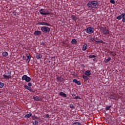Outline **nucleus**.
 <instances>
[{"label":"nucleus","instance_id":"nucleus-13","mask_svg":"<svg viewBox=\"0 0 125 125\" xmlns=\"http://www.w3.org/2000/svg\"><path fill=\"white\" fill-rule=\"evenodd\" d=\"M71 17L72 20L74 21L75 22L78 20V17L74 15H71Z\"/></svg>","mask_w":125,"mask_h":125},{"label":"nucleus","instance_id":"nucleus-39","mask_svg":"<svg viewBox=\"0 0 125 125\" xmlns=\"http://www.w3.org/2000/svg\"><path fill=\"white\" fill-rule=\"evenodd\" d=\"M101 42V43H103L104 42H103V41L102 40H101V41H99V42Z\"/></svg>","mask_w":125,"mask_h":125},{"label":"nucleus","instance_id":"nucleus-2","mask_svg":"<svg viewBox=\"0 0 125 125\" xmlns=\"http://www.w3.org/2000/svg\"><path fill=\"white\" fill-rule=\"evenodd\" d=\"M31 86H32V83L28 82L27 85H24V88H25V89L29 90L30 92H35V89H33Z\"/></svg>","mask_w":125,"mask_h":125},{"label":"nucleus","instance_id":"nucleus-3","mask_svg":"<svg viewBox=\"0 0 125 125\" xmlns=\"http://www.w3.org/2000/svg\"><path fill=\"white\" fill-rule=\"evenodd\" d=\"M39 12L41 15H49V14H50V11H48V9H41Z\"/></svg>","mask_w":125,"mask_h":125},{"label":"nucleus","instance_id":"nucleus-32","mask_svg":"<svg viewBox=\"0 0 125 125\" xmlns=\"http://www.w3.org/2000/svg\"><path fill=\"white\" fill-rule=\"evenodd\" d=\"M33 125H39V122L38 121H35L34 122H33Z\"/></svg>","mask_w":125,"mask_h":125},{"label":"nucleus","instance_id":"nucleus-7","mask_svg":"<svg viewBox=\"0 0 125 125\" xmlns=\"http://www.w3.org/2000/svg\"><path fill=\"white\" fill-rule=\"evenodd\" d=\"M21 79L22 81H25L26 83H29V82H31V77L27 76L26 75H23Z\"/></svg>","mask_w":125,"mask_h":125},{"label":"nucleus","instance_id":"nucleus-20","mask_svg":"<svg viewBox=\"0 0 125 125\" xmlns=\"http://www.w3.org/2000/svg\"><path fill=\"white\" fill-rule=\"evenodd\" d=\"M2 55L3 57H6L8 56V53L7 52H3Z\"/></svg>","mask_w":125,"mask_h":125},{"label":"nucleus","instance_id":"nucleus-23","mask_svg":"<svg viewBox=\"0 0 125 125\" xmlns=\"http://www.w3.org/2000/svg\"><path fill=\"white\" fill-rule=\"evenodd\" d=\"M33 99L35 100V101H39L40 100V98L38 97V96H33Z\"/></svg>","mask_w":125,"mask_h":125},{"label":"nucleus","instance_id":"nucleus-34","mask_svg":"<svg viewBox=\"0 0 125 125\" xmlns=\"http://www.w3.org/2000/svg\"><path fill=\"white\" fill-rule=\"evenodd\" d=\"M94 42H99V40H98L97 38H95L93 39Z\"/></svg>","mask_w":125,"mask_h":125},{"label":"nucleus","instance_id":"nucleus-11","mask_svg":"<svg viewBox=\"0 0 125 125\" xmlns=\"http://www.w3.org/2000/svg\"><path fill=\"white\" fill-rule=\"evenodd\" d=\"M33 34L34 35V36H41L42 35V31L39 30H36L34 32Z\"/></svg>","mask_w":125,"mask_h":125},{"label":"nucleus","instance_id":"nucleus-21","mask_svg":"<svg viewBox=\"0 0 125 125\" xmlns=\"http://www.w3.org/2000/svg\"><path fill=\"white\" fill-rule=\"evenodd\" d=\"M77 40L76 39H72L71 41V43L72 44H76V43H77Z\"/></svg>","mask_w":125,"mask_h":125},{"label":"nucleus","instance_id":"nucleus-18","mask_svg":"<svg viewBox=\"0 0 125 125\" xmlns=\"http://www.w3.org/2000/svg\"><path fill=\"white\" fill-rule=\"evenodd\" d=\"M32 117V113H28L25 115L24 118L25 119H29Z\"/></svg>","mask_w":125,"mask_h":125},{"label":"nucleus","instance_id":"nucleus-28","mask_svg":"<svg viewBox=\"0 0 125 125\" xmlns=\"http://www.w3.org/2000/svg\"><path fill=\"white\" fill-rule=\"evenodd\" d=\"M89 58H95L96 57V55H90L88 56Z\"/></svg>","mask_w":125,"mask_h":125},{"label":"nucleus","instance_id":"nucleus-30","mask_svg":"<svg viewBox=\"0 0 125 125\" xmlns=\"http://www.w3.org/2000/svg\"><path fill=\"white\" fill-rule=\"evenodd\" d=\"M3 86H4V83L0 82V88H2V87H3Z\"/></svg>","mask_w":125,"mask_h":125},{"label":"nucleus","instance_id":"nucleus-38","mask_svg":"<svg viewBox=\"0 0 125 125\" xmlns=\"http://www.w3.org/2000/svg\"><path fill=\"white\" fill-rule=\"evenodd\" d=\"M73 76H74V77H78V74L75 73L73 74Z\"/></svg>","mask_w":125,"mask_h":125},{"label":"nucleus","instance_id":"nucleus-36","mask_svg":"<svg viewBox=\"0 0 125 125\" xmlns=\"http://www.w3.org/2000/svg\"><path fill=\"white\" fill-rule=\"evenodd\" d=\"M13 14L14 15V16H16V15H17V13L14 12H13Z\"/></svg>","mask_w":125,"mask_h":125},{"label":"nucleus","instance_id":"nucleus-8","mask_svg":"<svg viewBox=\"0 0 125 125\" xmlns=\"http://www.w3.org/2000/svg\"><path fill=\"white\" fill-rule=\"evenodd\" d=\"M108 98H110V99H113L114 100H119V99H120V97H118L116 94H111Z\"/></svg>","mask_w":125,"mask_h":125},{"label":"nucleus","instance_id":"nucleus-19","mask_svg":"<svg viewBox=\"0 0 125 125\" xmlns=\"http://www.w3.org/2000/svg\"><path fill=\"white\" fill-rule=\"evenodd\" d=\"M42 55L41 54L38 53L36 55V58H37V59H41V58H42Z\"/></svg>","mask_w":125,"mask_h":125},{"label":"nucleus","instance_id":"nucleus-43","mask_svg":"<svg viewBox=\"0 0 125 125\" xmlns=\"http://www.w3.org/2000/svg\"><path fill=\"white\" fill-rule=\"evenodd\" d=\"M82 66L83 68H85V65H84V64H82Z\"/></svg>","mask_w":125,"mask_h":125},{"label":"nucleus","instance_id":"nucleus-5","mask_svg":"<svg viewBox=\"0 0 125 125\" xmlns=\"http://www.w3.org/2000/svg\"><path fill=\"white\" fill-rule=\"evenodd\" d=\"M41 31L43 33H50V28L47 26H42L41 27Z\"/></svg>","mask_w":125,"mask_h":125},{"label":"nucleus","instance_id":"nucleus-22","mask_svg":"<svg viewBox=\"0 0 125 125\" xmlns=\"http://www.w3.org/2000/svg\"><path fill=\"white\" fill-rule=\"evenodd\" d=\"M122 16H123L122 22L125 23V13H122Z\"/></svg>","mask_w":125,"mask_h":125},{"label":"nucleus","instance_id":"nucleus-37","mask_svg":"<svg viewBox=\"0 0 125 125\" xmlns=\"http://www.w3.org/2000/svg\"><path fill=\"white\" fill-rule=\"evenodd\" d=\"M46 118H47V119H49V114H46Z\"/></svg>","mask_w":125,"mask_h":125},{"label":"nucleus","instance_id":"nucleus-17","mask_svg":"<svg viewBox=\"0 0 125 125\" xmlns=\"http://www.w3.org/2000/svg\"><path fill=\"white\" fill-rule=\"evenodd\" d=\"M86 48H87V45L86 44V43H84L82 48V50H83V51H85V50H86Z\"/></svg>","mask_w":125,"mask_h":125},{"label":"nucleus","instance_id":"nucleus-4","mask_svg":"<svg viewBox=\"0 0 125 125\" xmlns=\"http://www.w3.org/2000/svg\"><path fill=\"white\" fill-rule=\"evenodd\" d=\"M3 77L5 80H9V79H12V76L11 75V71H7V73L3 75Z\"/></svg>","mask_w":125,"mask_h":125},{"label":"nucleus","instance_id":"nucleus-44","mask_svg":"<svg viewBox=\"0 0 125 125\" xmlns=\"http://www.w3.org/2000/svg\"><path fill=\"white\" fill-rule=\"evenodd\" d=\"M93 61L97 62V59L96 58H95V59H93Z\"/></svg>","mask_w":125,"mask_h":125},{"label":"nucleus","instance_id":"nucleus-16","mask_svg":"<svg viewBox=\"0 0 125 125\" xmlns=\"http://www.w3.org/2000/svg\"><path fill=\"white\" fill-rule=\"evenodd\" d=\"M85 76H90V75H91V72H90V70H88L85 71Z\"/></svg>","mask_w":125,"mask_h":125},{"label":"nucleus","instance_id":"nucleus-42","mask_svg":"<svg viewBox=\"0 0 125 125\" xmlns=\"http://www.w3.org/2000/svg\"><path fill=\"white\" fill-rule=\"evenodd\" d=\"M30 62V60H28V59H26V62L29 63Z\"/></svg>","mask_w":125,"mask_h":125},{"label":"nucleus","instance_id":"nucleus-14","mask_svg":"<svg viewBox=\"0 0 125 125\" xmlns=\"http://www.w3.org/2000/svg\"><path fill=\"white\" fill-rule=\"evenodd\" d=\"M57 80L58 82H64V79L61 77H57Z\"/></svg>","mask_w":125,"mask_h":125},{"label":"nucleus","instance_id":"nucleus-26","mask_svg":"<svg viewBox=\"0 0 125 125\" xmlns=\"http://www.w3.org/2000/svg\"><path fill=\"white\" fill-rule=\"evenodd\" d=\"M26 55L27 57V59L29 60H31V55L30 54V53H27Z\"/></svg>","mask_w":125,"mask_h":125},{"label":"nucleus","instance_id":"nucleus-27","mask_svg":"<svg viewBox=\"0 0 125 125\" xmlns=\"http://www.w3.org/2000/svg\"><path fill=\"white\" fill-rule=\"evenodd\" d=\"M111 108H112L111 105H110V106H106L105 107V110H106V111H109V110H110V109H111Z\"/></svg>","mask_w":125,"mask_h":125},{"label":"nucleus","instance_id":"nucleus-31","mask_svg":"<svg viewBox=\"0 0 125 125\" xmlns=\"http://www.w3.org/2000/svg\"><path fill=\"white\" fill-rule=\"evenodd\" d=\"M72 125H81L80 122H75L72 124Z\"/></svg>","mask_w":125,"mask_h":125},{"label":"nucleus","instance_id":"nucleus-6","mask_svg":"<svg viewBox=\"0 0 125 125\" xmlns=\"http://www.w3.org/2000/svg\"><path fill=\"white\" fill-rule=\"evenodd\" d=\"M100 30L102 31L103 35H110V32L107 29V28L102 26L100 28Z\"/></svg>","mask_w":125,"mask_h":125},{"label":"nucleus","instance_id":"nucleus-33","mask_svg":"<svg viewBox=\"0 0 125 125\" xmlns=\"http://www.w3.org/2000/svg\"><path fill=\"white\" fill-rule=\"evenodd\" d=\"M74 99H82V98L80 96H76L74 98Z\"/></svg>","mask_w":125,"mask_h":125},{"label":"nucleus","instance_id":"nucleus-15","mask_svg":"<svg viewBox=\"0 0 125 125\" xmlns=\"http://www.w3.org/2000/svg\"><path fill=\"white\" fill-rule=\"evenodd\" d=\"M73 83H75L78 84V85H81V82L77 81L76 79H73Z\"/></svg>","mask_w":125,"mask_h":125},{"label":"nucleus","instance_id":"nucleus-1","mask_svg":"<svg viewBox=\"0 0 125 125\" xmlns=\"http://www.w3.org/2000/svg\"><path fill=\"white\" fill-rule=\"evenodd\" d=\"M89 9H95L98 7V1H89L87 4Z\"/></svg>","mask_w":125,"mask_h":125},{"label":"nucleus","instance_id":"nucleus-10","mask_svg":"<svg viewBox=\"0 0 125 125\" xmlns=\"http://www.w3.org/2000/svg\"><path fill=\"white\" fill-rule=\"evenodd\" d=\"M38 25H41L42 26H50V27L51 26L50 24H49L47 22H45L44 21L39 22L38 23Z\"/></svg>","mask_w":125,"mask_h":125},{"label":"nucleus","instance_id":"nucleus-24","mask_svg":"<svg viewBox=\"0 0 125 125\" xmlns=\"http://www.w3.org/2000/svg\"><path fill=\"white\" fill-rule=\"evenodd\" d=\"M122 18H123V14H122L121 15L118 16L116 19L118 20H121Z\"/></svg>","mask_w":125,"mask_h":125},{"label":"nucleus","instance_id":"nucleus-9","mask_svg":"<svg viewBox=\"0 0 125 125\" xmlns=\"http://www.w3.org/2000/svg\"><path fill=\"white\" fill-rule=\"evenodd\" d=\"M93 32H94V29L92 27H88L86 28V32L87 34H93Z\"/></svg>","mask_w":125,"mask_h":125},{"label":"nucleus","instance_id":"nucleus-12","mask_svg":"<svg viewBox=\"0 0 125 125\" xmlns=\"http://www.w3.org/2000/svg\"><path fill=\"white\" fill-rule=\"evenodd\" d=\"M59 94L60 96H62V97H63V98L67 97V94H65V93L63 92H60Z\"/></svg>","mask_w":125,"mask_h":125},{"label":"nucleus","instance_id":"nucleus-35","mask_svg":"<svg viewBox=\"0 0 125 125\" xmlns=\"http://www.w3.org/2000/svg\"><path fill=\"white\" fill-rule=\"evenodd\" d=\"M110 3H112V4H115V1L114 0H110Z\"/></svg>","mask_w":125,"mask_h":125},{"label":"nucleus","instance_id":"nucleus-45","mask_svg":"<svg viewBox=\"0 0 125 125\" xmlns=\"http://www.w3.org/2000/svg\"><path fill=\"white\" fill-rule=\"evenodd\" d=\"M72 96H73V97L76 96V94H72Z\"/></svg>","mask_w":125,"mask_h":125},{"label":"nucleus","instance_id":"nucleus-25","mask_svg":"<svg viewBox=\"0 0 125 125\" xmlns=\"http://www.w3.org/2000/svg\"><path fill=\"white\" fill-rule=\"evenodd\" d=\"M83 79L84 81H88V78L85 75H83Z\"/></svg>","mask_w":125,"mask_h":125},{"label":"nucleus","instance_id":"nucleus-29","mask_svg":"<svg viewBox=\"0 0 125 125\" xmlns=\"http://www.w3.org/2000/svg\"><path fill=\"white\" fill-rule=\"evenodd\" d=\"M109 61H111V57H108L106 60H105V63H108Z\"/></svg>","mask_w":125,"mask_h":125},{"label":"nucleus","instance_id":"nucleus-40","mask_svg":"<svg viewBox=\"0 0 125 125\" xmlns=\"http://www.w3.org/2000/svg\"><path fill=\"white\" fill-rule=\"evenodd\" d=\"M42 45H44V46H45V45H46V44L44 42H42Z\"/></svg>","mask_w":125,"mask_h":125},{"label":"nucleus","instance_id":"nucleus-41","mask_svg":"<svg viewBox=\"0 0 125 125\" xmlns=\"http://www.w3.org/2000/svg\"><path fill=\"white\" fill-rule=\"evenodd\" d=\"M70 108L71 109H73V108H74V105H70Z\"/></svg>","mask_w":125,"mask_h":125}]
</instances>
